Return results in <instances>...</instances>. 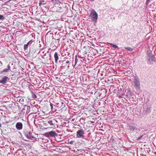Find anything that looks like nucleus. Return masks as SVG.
I'll list each match as a JSON object with an SVG mask.
<instances>
[{"label": "nucleus", "instance_id": "obj_6", "mask_svg": "<svg viewBox=\"0 0 156 156\" xmlns=\"http://www.w3.org/2000/svg\"><path fill=\"white\" fill-rule=\"evenodd\" d=\"M45 136L47 137L54 136L57 135V134L55 131H51L45 134Z\"/></svg>", "mask_w": 156, "mask_h": 156}, {"label": "nucleus", "instance_id": "obj_27", "mask_svg": "<svg viewBox=\"0 0 156 156\" xmlns=\"http://www.w3.org/2000/svg\"><path fill=\"white\" fill-rule=\"evenodd\" d=\"M41 1H40V3H41Z\"/></svg>", "mask_w": 156, "mask_h": 156}, {"label": "nucleus", "instance_id": "obj_7", "mask_svg": "<svg viewBox=\"0 0 156 156\" xmlns=\"http://www.w3.org/2000/svg\"><path fill=\"white\" fill-rule=\"evenodd\" d=\"M148 60L147 61V62L149 64H151L153 63V62H154V60L153 56L152 55L148 56Z\"/></svg>", "mask_w": 156, "mask_h": 156}, {"label": "nucleus", "instance_id": "obj_26", "mask_svg": "<svg viewBox=\"0 0 156 156\" xmlns=\"http://www.w3.org/2000/svg\"><path fill=\"white\" fill-rule=\"evenodd\" d=\"M94 0H91V1H93Z\"/></svg>", "mask_w": 156, "mask_h": 156}, {"label": "nucleus", "instance_id": "obj_9", "mask_svg": "<svg viewBox=\"0 0 156 156\" xmlns=\"http://www.w3.org/2000/svg\"><path fill=\"white\" fill-rule=\"evenodd\" d=\"M11 70V68L9 64L7 65V68L3 69L1 72L2 73H6L10 71Z\"/></svg>", "mask_w": 156, "mask_h": 156}, {"label": "nucleus", "instance_id": "obj_10", "mask_svg": "<svg viewBox=\"0 0 156 156\" xmlns=\"http://www.w3.org/2000/svg\"><path fill=\"white\" fill-rule=\"evenodd\" d=\"M54 57L55 59V62H56L58 61V59L59 57L58 56V53L57 52H55L54 54Z\"/></svg>", "mask_w": 156, "mask_h": 156}, {"label": "nucleus", "instance_id": "obj_21", "mask_svg": "<svg viewBox=\"0 0 156 156\" xmlns=\"http://www.w3.org/2000/svg\"><path fill=\"white\" fill-rule=\"evenodd\" d=\"M151 0H146V3L148 4L149 2H150Z\"/></svg>", "mask_w": 156, "mask_h": 156}, {"label": "nucleus", "instance_id": "obj_28", "mask_svg": "<svg viewBox=\"0 0 156 156\" xmlns=\"http://www.w3.org/2000/svg\"><path fill=\"white\" fill-rule=\"evenodd\" d=\"M155 9H156V7L155 8Z\"/></svg>", "mask_w": 156, "mask_h": 156}, {"label": "nucleus", "instance_id": "obj_23", "mask_svg": "<svg viewBox=\"0 0 156 156\" xmlns=\"http://www.w3.org/2000/svg\"><path fill=\"white\" fill-rule=\"evenodd\" d=\"M77 58H76L75 59V63L76 64L77 62Z\"/></svg>", "mask_w": 156, "mask_h": 156}, {"label": "nucleus", "instance_id": "obj_2", "mask_svg": "<svg viewBox=\"0 0 156 156\" xmlns=\"http://www.w3.org/2000/svg\"><path fill=\"white\" fill-rule=\"evenodd\" d=\"M133 84L134 87L138 89L140 88V83L139 79L137 77H135L133 80Z\"/></svg>", "mask_w": 156, "mask_h": 156}, {"label": "nucleus", "instance_id": "obj_4", "mask_svg": "<svg viewBox=\"0 0 156 156\" xmlns=\"http://www.w3.org/2000/svg\"><path fill=\"white\" fill-rule=\"evenodd\" d=\"M129 129L131 131H133L134 132L137 133L138 132L140 131V129L137 128L134 124H131L129 126Z\"/></svg>", "mask_w": 156, "mask_h": 156}, {"label": "nucleus", "instance_id": "obj_14", "mask_svg": "<svg viewBox=\"0 0 156 156\" xmlns=\"http://www.w3.org/2000/svg\"><path fill=\"white\" fill-rule=\"evenodd\" d=\"M48 123L50 125L53 126L54 124L52 122V120H50L48 121Z\"/></svg>", "mask_w": 156, "mask_h": 156}, {"label": "nucleus", "instance_id": "obj_13", "mask_svg": "<svg viewBox=\"0 0 156 156\" xmlns=\"http://www.w3.org/2000/svg\"><path fill=\"white\" fill-rule=\"evenodd\" d=\"M125 48L129 51H132L133 50V49L130 47H125Z\"/></svg>", "mask_w": 156, "mask_h": 156}, {"label": "nucleus", "instance_id": "obj_24", "mask_svg": "<svg viewBox=\"0 0 156 156\" xmlns=\"http://www.w3.org/2000/svg\"><path fill=\"white\" fill-rule=\"evenodd\" d=\"M69 61H67L66 62V64H68L69 63Z\"/></svg>", "mask_w": 156, "mask_h": 156}, {"label": "nucleus", "instance_id": "obj_22", "mask_svg": "<svg viewBox=\"0 0 156 156\" xmlns=\"http://www.w3.org/2000/svg\"><path fill=\"white\" fill-rule=\"evenodd\" d=\"M140 155L141 156H147V155L145 154H140Z\"/></svg>", "mask_w": 156, "mask_h": 156}, {"label": "nucleus", "instance_id": "obj_18", "mask_svg": "<svg viewBox=\"0 0 156 156\" xmlns=\"http://www.w3.org/2000/svg\"><path fill=\"white\" fill-rule=\"evenodd\" d=\"M74 141H71L69 142V144H73L74 143Z\"/></svg>", "mask_w": 156, "mask_h": 156}, {"label": "nucleus", "instance_id": "obj_8", "mask_svg": "<svg viewBox=\"0 0 156 156\" xmlns=\"http://www.w3.org/2000/svg\"><path fill=\"white\" fill-rule=\"evenodd\" d=\"M16 129L18 130H20L22 129L23 124L21 122H17L16 125Z\"/></svg>", "mask_w": 156, "mask_h": 156}, {"label": "nucleus", "instance_id": "obj_3", "mask_svg": "<svg viewBox=\"0 0 156 156\" xmlns=\"http://www.w3.org/2000/svg\"><path fill=\"white\" fill-rule=\"evenodd\" d=\"M9 80V78L8 77L5 76H2L0 80V84L5 85Z\"/></svg>", "mask_w": 156, "mask_h": 156}, {"label": "nucleus", "instance_id": "obj_15", "mask_svg": "<svg viewBox=\"0 0 156 156\" xmlns=\"http://www.w3.org/2000/svg\"><path fill=\"white\" fill-rule=\"evenodd\" d=\"M4 18V17L3 15H0V20H3Z\"/></svg>", "mask_w": 156, "mask_h": 156}, {"label": "nucleus", "instance_id": "obj_1", "mask_svg": "<svg viewBox=\"0 0 156 156\" xmlns=\"http://www.w3.org/2000/svg\"><path fill=\"white\" fill-rule=\"evenodd\" d=\"M90 17L93 21L95 22L97 21L98 19V15L94 9H93L90 15Z\"/></svg>", "mask_w": 156, "mask_h": 156}, {"label": "nucleus", "instance_id": "obj_20", "mask_svg": "<svg viewBox=\"0 0 156 156\" xmlns=\"http://www.w3.org/2000/svg\"><path fill=\"white\" fill-rule=\"evenodd\" d=\"M32 40H30V41H29L27 44V45L28 46L30 44V43L31 42Z\"/></svg>", "mask_w": 156, "mask_h": 156}, {"label": "nucleus", "instance_id": "obj_16", "mask_svg": "<svg viewBox=\"0 0 156 156\" xmlns=\"http://www.w3.org/2000/svg\"><path fill=\"white\" fill-rule=\"evenodd\" d=\"M28 45L27 44H25L24 45V50H26L28 47Z\"/></svg>", "mask_w": 156, "mask_h": 156}, {"label": "nucleus", "instance_id": "obj_12", "mask_svg": "<svg viewBox=\"0 0 156 156\" xmlns=\"http://www.w3.org/2000/svg\"><path fill=\"white\" fill-rule=\"evenodd\" d=\"M109 44L111 45V46L114 48L115 49H118V47L117 45H115L112 43H109Z\"/></svg>", "mask_w": 156, "mask_h": 156}, {"label": "nucleus", "instance_id": "obj_11", "mask_svg": "<svg viewBox=\"0 0 156 156\" xmlns=\"http://www.w3.org/2000/svg\"><path fill=\"white\" fill-rule=\"evenodd\" d=\"M131 93L129 91H128L127 93L126 96L128 98H130V97L131 96Z\"/></svg>", "mask_w": 156, "mask_h": 156}, {"label": "nucleus", "instance_id": "obj_5", "mask_svg": "<svg viewBox=\"0 0 156 156\" xmlns=\"http://www.w3.org/2000/svg\"><path fill=\"white\" fill-rule=\"evenodd\" d=\"M84 131L83 129L78 130L76 132V138H81L84 137Z\"/></svg>", "mask_w": 156, "mask_h": 156}, {"label": "nucleus", "instance_id": "obj_17", "mask_svg": "<svg viewBox=\"0 0 156 156\" xmlns=\"http://www.w3.org/2000/svg\"><path fill=\"white\" fill-rule=\"evenodd\" d=\"M143 137V136H140V137H139L137 139V140L138 141L140 140L141 138L142 137Z\"/></svg>", "mask_w": 156, "mask_h": 156}, {"label": "nucleus", "instance_id": "obj_19", "mask_svg": "<svg viewBox=\"0 0 156 156\" xmlns=\"http://www.w3.org/2000/svg\"><path fill=\"white\" fill-rule=\"evenodd\" d=\"M50 106H51V108L52 109V108H53V104L52 103H51V104H50Z\"/></svg>", "mask_w": 156, "mask_h": 156}, {"label": "nucleus", "instance_id": "obj_25", "mask_svg": "<svg viewBox=\"0 0 156 156\" xmlns=\"http://www.w3.org/2000/svg\"><path fill=\"white\" fill-rule=\"evenodd\" d=\"M1 127V123H0V128Z\"/></svg>", "mask_w": 156, "mask_h": 156}]
</instances>
